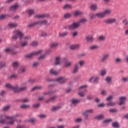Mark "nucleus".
<instances>
[{"mask_svg":"<svg viewBox=\"0 0 128 128\" xmlns=\"http://www.w3.org/2000/svg\"><path fill=\"white\" fill-rule=\"evenodd\" d=\"M18 114H15L14 116H8V115L1 116L0 117V124H14V122H16V117Z\"/></svg>","mask_w":128,"mask_h":128,"instance_id":"obj_1","label":"nucleus"},{"mask_svg":"<svg viewBox=\"0 0 128 128\" xmlns=\"http://www.w3.org/2000/svg\"><path fill=\"white\" fill-rule=\"evenodd\" d=\"M6 88L13 90L14 92H24V90H26V82H24L21 84V86L19 87L16 85L15 86H13L10 84H6L5 86Z\"/></svg>","mask_w":128,"mask_h":128,"instance_id":"obj_2","label":"nucleus"},{"mask_svg":"<svg viewBox=\"0 0 128 128\" xmlns=\"http://www.w3.org/2000/svg\"><path fill=\"white\" fill-rule=\"evenodd\" d=\"M18 38L20 40H22L24 38V34L22 31L20 30H16L14 32V35L12 36V38L14 40H18Z\"/></svg>","mask_w":128,"mask_h":128,"instance_id":"obj_3","label":"nucleus"},{"mask_svg":"<svg viewBox=\"0 0 128 128\" xmlns=\"http://www.w3.org/2000/svg\"><path fill=\"white\" fill-rule=\"evenodd\" d=\"M42 54V50L35 51L29 54L26 55V58H32L34 56H38V54Z\"/></svg>","mask_w":128,"mask_h":128,"instance_id":"obj_4","label":"nucleus"},{"mask_svg":"<svg viewBox=\"0 0 128 128\" xmlns=\"http://www.w3.org/2000/svg\"><path fill=\"white\" fill-rule=\"evenodd\" d=\"M86 88H88L86 85H84L79 88V90H82V92H78V94L80 96L84 98V96H86Z\"/></svg>","mask_w":128,"mask_h":128,"instance_id":"obj_5","label":"nucleus"},{"mask_svg":"<svg viewBox=\"0 0 128 128\" xmlns=\"http://www.w3.org/2000/svg\"><path fill=\"white\" fill-rule=\"evenodd\" d=\"M24 41H22L20 42V46L22 48H24V46H28V40H30V36H25L24 37Z\"/></svg>","mask_w":128,"mask_h":128,"instance_id":"obj_6","label":"nucleus"},{"mask_svg":"<svg viewBox=\"0 0 128 128\" xmlns=\"http://www.w3.org/2000/svg\"><path fill=\"white\" fill-rule=\"evenodd\" d=\"M112 98H114V96H110L106 98V100H108V102H110L107 104V106H112L116 104L115 102H110Z\"/></svg>","mask_w":128,"mask_h":128,"instance_id":"obj_7","label":"nucleus"},{"mask_svg":"<svg viewBox=\"0 0 128 128\" xmlns=\"http://www.w3.org/2000/svg\"><path fill=\"white\" fill-rule=\"evenodd\" d=\"M79 26L80 24L78 23V22H74L68 26V28L70 30H76V28H79Z\"/></svg>","mask_w":128,"mask_h":128,"instance_id":"obj_8","label":"nucleus"},{"mask_svg":"<svg viewBox=\"0 0 128 128\" xmlns=\"http://www.w3.org/2000/svg\"><path fill=\"white\" fill-rule=\"evenodd\" d=\"M68 80V79L65 77H60L55 80L56 82H57L59 84H64Z\"/></svg>","mask_w":128,"mask_h":128,"instance_id":"obj_9","label":"nucleus"},{"mask_svg":"<svg viewBox=\"0 0 128 128\" xmlns=\"http://www.w3.org/2000/svg\"><path fill=\"white\" fill-rule=\"evenodd\" d=\"M20 8V5L18 4H15L10 8V12H16Z\"/></svg>","mask_w":128,"mask_h":128,"instance_id":"obj_10","label":"nucleus"},{"mask_svg":"<svg viewBox=\"0 0 128 128\" xmlns=\"http://www.w3.org/2000/svg\"><path fill=\"white\" fill-rule=\"evenodd\" d=\"M108 58H110V54H103L102 58L100 59L101 62H106Z\"/></svg>","mask_w":128,"mask_h":128,"instance_id":"obj_11","label":"nucleus"},{"mask_svg":"<svg viewBox=\"0 0 128 128\" xmlns=\"http://www.w3.org/2000/svg\"><path fill=\"white\" fill-rule=\"evenodd\" d=\"M116 22V18H109L104 20L105 24H114Z\"/></svg>","mask_w":128,"mask_h":128,"instance_id":"obj_12","label":"nucleus"},{"mask_svg":"<svg viewBox=\"0 0 128 128\" xmlns=\"http://www.w3.org/2000/svg\"><path fill=\"white\" fill-rule=\"evenodd\" d=\"M84 12L80 10H76L73 12V16L76 18L78 16H82Z\"/></svg>","mask_w":128,"mask_h":128,"instance_id":"obj_13","label":"nucleus"},{"mask_svg":"<svg viewBox=\"0 0 128 128\" xmlns=\"http://www.w3.org/2000/svg\"><path fill=\"white\" fill-rule=\"evenodd\" d=\"M119 100H120L119 105L122 106V105L124 104H126V96L120 97Z\"/></svg>","mask_w":128,"mask_h":128,"instance_id":"obj_14","label":"nucleus"},{"mask_svg":"<svg viewBox=\"0 0 128 128\" xmlns=\"http://www.w3.org/2000/svg\"><path fill=\"white\" fill-rule=\"evenodd\" d=\"M64 66L65 68H68V66H72V62L70 61H68V60H64Z\"/></svg>","mask_w":128,"mask_h":128,"instance_id":"obj_15","label":"nucleus"},{"mask_svg":"<svg viewBox=\"0 0 128 128\" xmlns=\"http://www.w3.org/2000/svg\"><path fill=\"white\" fill-rule=\"evenodd\" d=\"M60 44L58 42H52L50 44V48H56L57 46H58Z\"/></svg>","mask_w":128,"mask_h":128,"instance_id":"obj_16","label":"nucleus"},{"mask_svg":"<svg viewBox=\"0 0 128 128\" xmlns=\"http://www.w3.org/2000/svg\"><path fill=\"white\" fill-rule=\"evenodd\" d=\"M80 100L78 99L74 98L72 100V104H74V106H76V104H80Z\"/></svg>","mask_w":128,"mask_h":128,"instance_id":"obj_17","label":"nucleus"},{"mask_svg":"<svg viewBox=\"0 0 128 128\" xmlns=\"http://www.w3.org/2000/svg\"><path fill=\"white\" fill-rule=\"evenodd\" d=\"M78 68H80V66H78V64H76L74 68V69L72 71V74H76L78 72Z\"/></svg>","mask_w":128,"mask_h":128,"instance_id":"obj_18","label":"nucleus"},{"mask_svg":"<svg viewBox=\"0 0 128 128\" xmlns=\"http://www.w3.org/2000/svg\"><path fill=\"white\" fill-rule=\"evenodd\" d=\"M61 60H62V58L58 56V57L56 58L54 64L56 66L60 64Z\"/></svg>","mask_w":128,"mask_h":128,"instance_id":"obj_19","label":"nucleus"},{"mask_svg":"<svg viewBox=\"0 0 128 128\" xmlns=\"http://www.w3.org/2000/svg\"><path fill=\"white\" fill-rule=\"evenodd\" d=\"M96 17L98 18H104L106 17L104 16V12L96 13Z\"/></svg>","mask_w":128,"mask_h":128,"instance_id":"obj_20","label":"nucleus"},{"mask_svg":"<svg viewBox=\"0 0 128 128\" xmlns=\"http://www.w3.org/2000/svg\"><path fill=\"white\" fill-rule=\"evenodd\" d=\"M50 74H54V76H58L60 74V71H56L54 69H51L50 70Z\"/></svg>","mask_w":128,"mask_h":128,"instance_id":"obj_21","label":"nucleus"},{"mask_svg":"<svg viewBox=\"0 0 128 128\" xmlns=\"http://www.w3.org/2000/svg\"><path fill=\"white\" fill-rule=\"evenodd\" d=\"M68 35V32H60L58 34L59 38H64V36H66Z\"/></svg>","mask_w":128,"mask_h":128,"instance_id":"obj_22","label":"nucleus"},{"mask_svg":"<svg viewBox=\"0 0 128 128\" xmlns=\"http://www.w3.org/2000/svg\"><path fill=\"white\" fill-rule=\"evenodd\" d=\"M38 22V24H40V25L46 26V24H48V20H46L38 21V22Z\"/></svg>","mask_w":128,"mask_h":128,"instance_id":"obj_23","label":"nucleus"},{"mask_svg":"<svg viewBox=\"0 0 128 128\" xmlns=\"http://www.w3.org/2000/svg\"><path fill=\"white\" fill-rule=\"evenodd\" d=\"M90 8L92 10H98V5L96 4H92L90 6Z\"/></svg>","mask_w":128,"mask_h":128,"instance_id":"obj_24","label":"nucleus"},{"mask_svg":"<svg viewBox=\"0 0 128 128\" xmlns=\"http://www.w3.org/2000/svg\"><path fill=\"white\" fill-rule=\"evenodd\" d=\"M85 22H86V18H82L78 22V23L79 24V26H80L82 24H84Z\"/></svg>","mask_w":128,"mask_h":128,"instance_id":"obj_25","label":"nucleus"},{"mask_svg":"<svg viewBox=\"0 0 128 128\" xmlns=\"http://www.w3.org/2000/svg\"><path fill=\"white\" fill-rule=\"evenodd\" d=\"M103 12L104 14V16H106L110 14H112V10L106 9Z\"/></svg>","mask_w":128,"mask_h":128,"instance_id":"obj_26","label":"nucleus"},{"mask_svg":"<svg viewBox=\"0 0 128 128\" xmlns=\"http://www.w3.org/2000/svg\"><path fill=\"white\" fill-rule=\"evenodd\" d=\"M58 98L57 96H54L52 98H50L49 100H47L46 102L48 104V102H54Z\"/></svg>","mask_w":128,"mask_h":128,"instance_id":"obj_27","label":"nucleus"},{"mask_svg":"<svg viewBox=\"0 0 128 128\" xmlns=\"http://www.w3.org/2000/svg\"><path fill=\"white\" fill-rule=\"evenodd\" d=\"M94 112V109L86 110L84 113V114H92Z\"/></svg>","mask_w":128,"mask_h":128,"instance_id":"obj_28","label":"nucleus"},{"mask_svg":"<svg viewBox=\"0 0 128 128\" xmlns=\"http://www.w3.org/2000/svg\"><path fill=\"white\" fill-rule=\"evenodd\" d=\"M86 40L87 42H94V37L92 36H87L86 37Z\"/></svg>","mask_w":128,"mask_h":128,"instance_id":"obj_29","label":"nucleus"},{"mask_svg":"<svg viewBox=\"0 0 128 128\" xmlns=\"http://www.w3.org/2000/svg\"><path fill=\"white\" fill-rule=\"evenodd\" d=\"M80 48V44H78L72 45L70 46V48L71 50H77V48Z\"/></svg>","mask_w":128,"mask_h":128,"instance_id":"obj_30","label":"nucleus"},{"mask_svg":"<svg viewBox=\"0 0 128 128\" xmlns=\"http://www.w3.org/2000/svg\"><path fill=\"white\" fill-rule=\"evenodd\" d=\"M112 76H108L106 78V82H108V84L112 82Z\"/></svg>","mask_w":128,"mask_h":128,"instance_id":"obj_31","label":"nucleus"},{"mask_svg":"<svg viewBox=\"0 0 128 128\" xmlns=\"http://www.w3.org/2000/svg\"><path fill=\"white\" fill-rule=\"evenodd\" d=\"M8 26L10 28H16V26H18V24H16V23H10L8 24Z\"/></svg>","mask_w":128,"mask_h":128,"instance_id":"obj_32","label":"nucleus"},{"mask_svg":"<svg viewBox=\"0 0 128 128\" xmlns=\"http://www.w3.org/2000/svg\"><path fill=\"white\" fill-rule=\"evenodd\" d=\"M72 14L70 13H66L64 14V18H72Z\"/></svg>","mask_w":128,"mask_h":128,"instance_id":"obj_33","label":"nucleus"},{"mask_svg":"<svg viewBox=\"0 0 128 128\" xmlns=\"http://www.w3.org/2000/svg\"><path fill=\"white\" fill-rule=\"evenodd\" d=\"M98 46L96 45H92L90 46V50H98Z\"/></svg>","mask_w":128,"mask_h":128,"instance_id":"obj_34","label":"nucleus"},{"mask_svg":"<svg viewBox=\"0 0 128 128\" xmlns=\"http://www.w3.org/2000/svg\"><path fill=\"white\" fill-rule=\"evenodd\" d=\"M47 16L48 15L44 14L36 16V18H46Z\"/></svg>","mask_w":128,"mask_h":128,"instance_id":"obj_35","label":"nucleus"},{"mask_svg":"<svg viewBox=\"0 0 128 128\" xmlns=\"http://www.w3.org/2000/svg\"><path fill=\"white\" fill-rule=\"evenodd\" d=\"M72 6L70 4H66L63 7L64 10H66L67 8H72Z\"/></svg>","mask_w":128,"mask_h":128,"instance_id":"obj_36","label":"nucleus"},{"mask_svg":"<svg viewBox=\"0 0 128 128\" xmlns=\"http://www.w3.org/2000/svg\"><path fill=\"white\" fill-rule=\"evenodd\" d=\"M98 38V40H100V42H104V40H106V36H100Z\"/></svg>","mask_w":128,"mask_h":128,"instance_id":"obj_37","label":"nucleus"},{"mask_svg":"<svg viewBox=\"0 0 128 128\" xmlns=\"http://www.w3.org/2000/svg\"><path fill=\"white\" fill-rule=\"evenodd\" d=\"M28 14L29 16H30L34 14V10L33 9H30L28 10Z\"/></svg>","mask_w":128,"mask_h":128,"instance_id":"obj_38","label":"nucleus"},{"mask_svg":"<svg viewBox=\"0 0 128 128\" xmlns=\"http://www.w3.org/2000/svg\"><path fill=\"white\" fill-rule=\"evenodd\" d=\"M38 22H34L32 24H29L28 26V28H32V26H38Z\"/></svg>","mask_w":128,"mask_h":128,"instance_id":"obj_39","label":"nucleus"},{"mask_svg":"<svg viewBox=\"0 0 128 128\" xmlns=\"http://www.w3.org/2000/svg\"><path fill=\"white\" fill-rule=\"evenodd\" d=\"M86 64V62H84V60H80L78 62V66H84V64Z\"/></svg>","mask_w":128,"mask_h":128,"instance_id":"obj_40","label":"nucleus"},{"mask_svg":"<svg viewBox=\"0 0 128 128\" xmlns=\"http://www.w3.org/2000/svg\"><path fill=\"white\" fill-rule=\"evenodd\" d=\"M100 76H106V70H102L100 72Z\"/></svg>","mask_w":128,"mask_h":128,"instance_id":"obj_41","label":"nucleus"},{"mask_svg":"<svg viewBox=\"0 0 128 128\" xmlns=\"http://www.w3.org/2000/svg\"><path fill=\"white\" fill-rule=\"evenodd\" d=\"M112 126L114 128H120V124H118V122H114L112 124Z\"/></svg>","mask_w":128,"mask_h":128,"instance_id":"obj_42","label":"nucleus"},{"mask_svg":"<svg viewBox=\"0 0 128 128\" xmlns=\"http://www.w3.org/2000/svg\"><path fill=\"white\" fill-rule=\"evenodd\" d=\"M100 80V77H94V80L93 81V82L94 84H98Z\"/></svg>","mask_w":128,"mask_h":128,"instance_id":"obj_43","label":"nucleus"},{"mask_svg":"<svg viewBox=\"0 0 128 128\" xmlns=\"http://www.w3.org/2000/svg\"><path fill=\"white\" fill-rule=\"evenodd\" d=\"M19 72L20 74H24V72H26V68L24 67H22L19 70Z\"/></svg>","mask_w":128,"mask_h":128,"instance_id":"obj_44","label":"nucleus"},{"mask_svg":"<svg viewBox=\"0 0 128 128\" xmlns=\"http://www.w3.org/2000/svg\"><path fill=\"white\" fill-rule=\"evenodd\" d=\"M41 88H42V86H36L34 88H33L32 90H40Z\"/></svg>","mask_w":128,"mask_h":128,"instance_id":"obj_45","label":"nucleus"},{"mask_svg":"<svg viewBox=\"0 0 128 128\" xmlns=\"http://www.w3.org/2000/svg\"><path fill=\"white\" fill-rule=\"evenodd\" d=\"M122 24H124V26H128V18H125L123 20Z\"/></svg>","mask_w":128,"mask_h":128,"instance_id":"obj_46","label":"nucleus"},{"mask_svg":"<svg viewBox=\"0 0 128 128\" xmlns=\"http://www.w3.org/2000/svg\"><path fill=\"white\" fill-rule=\"evenodd\" d=\"M46 58V54H44L42 55H41L38 59L39 60H44Z\"/></svg>","mask_w":128,"mask_h":128,"instance_id":"obj_47","label":"nucleus"},{"mask_svg":"<svg viewBox=\"0 0 128 128\" xmlns=\"http://www.w3.org/2000/svg\"><path fill=\"white\" fill-rule=\"evenodd\" d=\"M18 62H14L12 63V66H14V68H18Z\"/></svg>","mask_w":128,"mask_h":128,"instance_id":"obj_48","label":"nucleus"},{"mask_svg":"<svg viewBox=\"0 0 128 128\" xmlns=\"http://www.w3.org/2000/svg\"><path fill=\"white\" fill-rule=\"evenodd\" d=\"M32 46H38V42L36 41H34L32 42Z\"/></svg>","mask_w":128,"mask_h":128,"instance_id":"obj_49","label":"nucleus"},{"mask_svg":"<svg viewBox=\"0 0 128 128\" xmlns=\"http://www.w3.org/2000/svg\"><path fill=\"white\" fill-rule=\"evenodd\" d=\"M20 108H30V105L22 104L20 106Z\"/></svg>","mask_w":128,"mask_h":128,"instance_id":"obj_50","label":"nucleus"},{"mask_svg":"<svg viewBox=\"0 0 128 128\" xmlns=\"http://www.w3.org/2000/svg\"><path fill=\"white\" fill-rule=\"evenodd\" d=\"M6 64L4 62H0V68H4Z\"/></svg>","mask_w":128,"mask_h":128,"instance_id":"obj_51","label":"nucleus"},{"mask_svg":"<svg viewBox=\"0 0 128 128\" xmlns=\"http://www.w3.org/2000/svg\"><path fill=\"white\" fill-rule=\"evenodd\" d=\"M104 118V115L101 114V115H98L96 117V120H102V118Z\"/></svg>","mask_w":128,"mask_h":128,"instance_id":"obj_52","label":"nucleus"},{"mask_svg":"<svg viewBox=\"0 0 128 128\" xmlns=\"http://www.w3.org/2000/svg\"><path fill=\"white\" fill-rule=\"evenodd\" d=\"M22 102H30V98H24L22 100Z\"/></svg>","mask_w":128,"mask_h":128,"instance_id":"obj_53","label":"nucleus"},{"mask_svg":"<svg viewBox=\"0 0 128 128\" xmlns=\"http://www.w3.org/2000/svg\"><path fill=\"white\" fill-rule=\"evenodd\" d=\"M2 110L4 112H6V110H10V106H5L3 108Z\"/></svg>","mask_w":128,"mask_h":128,"instance_id":"obj_54","label":"nucleus"},{"mask_svg":"<svg viewBox=\"0 0 128 128\" xmlns=\"http://www.w3.org/2000/svg\"><path fill=\"white\" fill-rule=\"evenodd\" d=\"M6 52H12V48H6L5 50Z\"/></svg>","mask_w":128,"mask_h":128,"instance_id":"obj_55","label":"nucleus"},{"mask_svg":"<svg viewBox=\"0 0 128 128\" xmlns=\"http://www.w3.org/2000/svg\"><path fill=\"white\" fill-rule=\"evenodd\" d=\"M38 116L40 118H46V115L44 114H40Z\"/></svg>","mask_w":128,"mask_h":128,"instance_id":"obj_56","label":"nucleus"},{"mask_svg":"<svg viewBox=\"0 0 128 128\" xmlns=\"http://www.w3.org/2000/svg\"><path fill=\"white\" fill-rule=\"evenodd\" d=\"M36 120L35 118H32L31 119H30L28 120L29 122H31V124H34V122H35Z\"/></svg>","mask_w":128,"mask_h":128,"instance_id":"obj_57","label":"nucleus"},{"mask_svg":"<svg viewBox=\"0 0 128 128\" xmlns=\"http://www.w3.org/2000/svg\"><path fill=\"white\" fill-rule=\"evenodd\" d=\"M90 18L92 20L93 18H96V14H91L90 15Z\"/></svg>","mask_w":128,"mask_h":128,"instance_id":"obj_58","label":"nucleus"},{"mask_svg":"<svg viewBox=\"0 0 128 128\" xmlns=\"http://www.w3.org/2000/svg\"><path fill=\"white\" fill-rule=\"evenodd\" d=\"M122 82H128V77H123L122 78Z\"/></svg>","mask_w":128,"mask_h":128,"instance_id":"obj_59","label":"nucleus"},{"mask_svg":"<svg viewBox=\"0 0 128 128\" xmlns=\"http://www.w3.org/2000/svg\"><path fill=\"white\" fill-rule=\"evenodd\" d=\"M115 62H122V58H116V60H115Z\"/></svg>","mask_w":128,"mask_h":128,"instance_id":"obj_60","label":"nucleus"},{"mask_svg":"<svg viewBox=\"0 0 128 128\" xmlns=\"http://www.w3.org/2000/svg\"><path fill=\"white\" fill-rule=\"evenodd\" d=\"M58 110V106H54L52 108V112H55V110Z\"/></svg>","mask_w":128,"mask_h":128,"instance_id":"obj_61","label":"nucleus"},{"mask_svg":"<svg viewBox=\"0 0 128 128\" xmlns=\"http://www.w3.org/2000/svg\"><path fill=\"white\" fill-rule=\"evenodd\" d=\"M94 76H92L91 78H90L88 80L89 82H92V80H94Z\"/></svg>","mask_w":128,"mask_h":128,"instance_id":"obj_62","label":"nucleus"},{"mask_svg":"<svg viewBox=\"0 0 128 128\" xmlns=\"http://www.w3.org/2000/svg\"><path fill=\"white\" fill-rule=\"evenodd\" d=\"M82 121V118H78L76 120V122H80Z\"/></svg>","mask_w":128,"mask_h":128,"instance_id":"obj_63","label":"nucleus"},{"mask_svg":"<svg viewBox=\"0 0 128 128\" xmlns=\"http://www.w3.org/2000/svg\"><path fill=\"white\" fill-rule=\"evenodd\" d=\"M6 16L4 15V14H2L0 16V20H4V18H6Z\"/></svg>","mask_w":128,"mask_h":128,"instance_id":"obj_64","label":"nucleus"}]
</instances>
